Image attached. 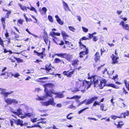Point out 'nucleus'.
<instances>
[{
    "mask_svg": "<svg viewBox=\"0 0 129 129\" xmlns=\"http://www.w3.org/2000/svg\"><path fill=\"white\" fill-rule=\"evenodd\" d=\"M53 86V84L52 83H47L44 84L43 87L45 88L44 91L45 92V94L43 96L39 97L37 98V100H45L48 97H51V98L49 99L48 101L45 102H41V103L42 105L45 106H48L50 105L55 106V103L54 102L53 98L52 97V92H53L50 89L48 90L49 88H52Z\"/></svg>",
    "mask_w": 129,
    "mask_h": 129,
    "instance_id": "f257e3e1",
    "label": "nucleus"
},
{
    "mask_svg": "<svg viewBox=\"0 0 129 129\" xmlns=\"http://www.w3.org/2000/svg\"><path fill=\"white\" fill-rule=\"evenodd\" d=\"M0 90L1 91V94L4 96V99L5 100V101L8 104H11L12 103L14 104H17L18 102L14 99H11L10 98L6 99V98L8 97V95L11 94L13 91H11L9 92H6L5 91L6 89H4L0 88Z\"/></svg>",
    "mask_w": 129,
    "mask_h": 129,
    "instance_id": "f03ea898",
    "label": "nucleus"
},
{
    "mask_svg": "<svg viewBox=\"0 0 129 129\" xmlns=\"http://www.w3.org/2000/svg\"><path fill=\"white\" fill-rule=\"evenodd\" d=\"M88 79H91V82L92 83H93L94 87H96L99 84V82L100 83H104L105 84L106 81L104 79H101L100 77L95 76H92L91 77H89Z\"/></svg>",
    "mask_w": 129,
    "mask_h": 129,
    "instance_id": "7ed1b4c3",
    "label": "nucleus"
},
{
    "mask_svg": "<svg viewBox=\"0 0 129 129\" xmlns=\"http://www.w3.org/2000/svg\"><path fill=\"white\" fill-rule=\"evenodd\" d=\"M83 81L84 80H82L79 79L76 83L77 87L75 88L72 89V92L74 93L76 91H78L79 88L83 87Z\"/></svg>",
    "mask_w": 129,
    "mask_h": 129,
    "instance_id": "20e7f679",
    "label": "nucleus"
},
{
    "mask_svg": "<svg viewBox=\"0 0 129 129\" xmlns=\"http://www.w3.org/2000/svg\"><path fill=\"white\" fill-rule=\"evenodd\" d=\"M55 55L62 57L63 58H65L66 59L69 61H70L71 58L72 57L71 55L66 53L56 54Z\"/></svg>",
    "mask_w": 129,
    "mask_h": 129,
    "instance_id": "39448f33",
    "label": "nucleus"
},
{
    "mask_svg": "<svg viewBox=\"0 0 129 129\" xmlns=\"http://www.w3.org/2000/svg\"><path fill=\"white\" fill-rule=\"evenodd\" d=\"M91 82H90L86 80H84L83 84V87L84 86V90H87L90 87L91 83L93 84V83H92L91 81Z\"/></svg>",
    "mask_w": 129,
    "mask_h": 129,
    "instance_id": "423d86ee",
    "label": "nucleus"
},
{
    "mask_svg": "<svg viewBox=\"0 0 129 129\" xmlns=\"http://www.w3.org/2000/svg\"><path fill=\"white\" fill-rule=\"evenodd\" d=\"M34 52L35 53H36L37 55L40 57V58L42 59L44 57L46 56V54H44L45 53V52H44V51H42L41 53H39L35 50L34 51Z\"/></svg>",
    "mask_w": 129,
    "mask_h": 129,
    "instance_id": "0eeeda50",
    "label": "nucleus"
},
{
    "mask_svg": "<svg viewBox=\"0 0 129 129\" xmlns=\"http://www.w3.org/2000/svg\"><path fill=\"white\" fill-rule=\"evenodd\" d=\"M62 2L64 7V10L66 11H70L71 10L70 9L68 4L63 1H62Z\"/></svg>",
    "mask_w": 129,
    "mask_h": 129,
    "instance_id": "6e6552de",
    "label": "nucleus"
},
{
    "mask_svg": "<svg viewBox=\"0 0 129 129\" xmlns=\"http://www.w3.org/2000/svg\"><path fill=\"white\" fill-rule=\"evenodd\" d=\"M51 65L50 64L48 65H46V72L49 73V74H53V72L50 73L49 72L51 71Z\"/></svg>",
    "mask_w": 129,
    "mask_h": 129,
    "instance_id": "1a4fd4ad",
    "label": "nucleus"
},
{
    "mask_svg": "<svg viewBox=\"0 0 129 129\" xmlns=\"http://www.w3.org/2000/svg\"><path fill=\"white\" fill-rule=\"evenodd\" d=\"M52 94L56 95L55 97L56 98H63L64 96L63 94L61 92H52Z\"/></svg>",
    "mask_w": 129,
    "mask_h": 129,
    "instance_id": "9d476101",
    "label": "nucleus"
},
{
    "mask_svg": "<svg viewBox=\"0 0 129 129\" xmlns=\"http://www.w3.org/2000/svg\"><path fill=\"white\" fill-rule=\"evenodd\" d=\"M111 57L112 60V63H115L118 62V61L117 60L119 58L118 57H115L114 54H112L111 56Z\"/></svg>",
    "mask_w": 129,
    "mask_h": 129,
    "instance_id": "9b49d317",
    "label": "nucleus"
},
{
    "mask_svg": "<svg viewBox=\"0 0 129 129\" xmlns=\"http://www.w3.org/2000/svg\"><path fill=\"white\" fill-rule=\"evenodd\" d=\"M124 22L123 21H122L119 24L120 25H122L123 29L126 30H128L129 29V25L127 24H124Z\"/></svg>",
    "mask_w": 129,
    "mask_h": 129,
    "instance_id": "f8f14e48",
    "label": "nucleus"
},
{
    "mask_svg": "<svg viewBox=\"0 0 129 129\" xmlns=\"http://www.w3.org/2000/svg\"><path fill=\"white\" fill-rule=\"evenodd\" d=\"M22 110L21 109H19L17 110V112L13 111L14 114L18 116L22 115Z\"/></svg>",
    "mask_w": 129,
    "mask_h": 129,
    "instance_id": "ddd939ff",
    "label": "nucleus"
},
{
    "mask_svg": "<svg viewBox=\"0 0 129 129\" xmlns=\"http://www.w3.org/2000/svg\"><path fill=\"white\" fill-rule=\"evenodd\" d=\"M15 122L17 125H19L21 126H22L24 125L23 123V121L22 120H20L19 119L15 120Z\"/></svg>",
    "mask_w": 129,
    "mask_h": 129,
    "instance_id": "4468645a",
    "label": "nucleus"
},
{
    "mask_svg": "<svg viewBox=\"0 0 129 129\" xmlns=\"http://www.w3.org/2000/svg\"><path fill=\"white\" fill-rule=\"evenodd\" d=\"M55 18L56 19V20L61 25H62L63 24V22L61 21V19L59 18V17L57 15L55 16Z\"/></svg>",
    "mask_w": 129,
    "mask_h": 129,
    "instance_id": "2eb2a0df",
    "label": "nucleus"
},
{
    "mask_svg": "<svg viewBox=\"0 0 129 129\" xmlns=\"http://www.w3.org/2000/svg\"><path fill=\"white\" fill-rule=\"evenodd\" d=\"M100 58L99 53L98 52H97L95 55V61L97 62L100 59Z\"/></svg>",
    "mask_w": 129,
    "mask_h": 129,
    "instance_id": "dca6fc26",
    "label": "nucleus"
},
{
    "mask_svg": "<svg viewBox=\"0 0 129 129\" xmlns=\"http://www.w3.org/2000/svg\"><path fill=\"white\" fill-rule=\"evenodd\" d=\"M100 110L102 111H106L107 109V107L104 106V105L103 104H101L100 105Z\"/></svg>",
    "mask_w": 129,
    "mask_h": 129,
    "instance_id": "f3484780",
    "label": "nucleus"
},
{
    "mask_svg": "<svg viewBox=\"0 0 129 129\" xmlns=\"http://www.w3.org/2000/svg\"><path fill=\"white\" fill-rule=\"evenodd\" d=\"M18 6L20 7L22 10L23 11H27V9L26 7L24 6H23L20 4H18Z\"/></svg>",
    "mask_w": 129,
    "mask_h": 129,
    "instance_id": "a211bd4d",
    "label": "nucleus"
},
{
    "mask_svg": "<svg viewBox=\"0 0 129 129\" xmlns=\"http://www.w3.org/2000/svg\"><path fill=\"white\" fill-rule=\"evenodd\" d=\"M79 43L80 46V47L81 49H82L84 48V50L86 49H88L87 48H86L85 46L82 44V42L80 41L79 42Z\"/></svg>",
    "mask_w": 129,
    "mask_h": 129,
    "instance_id": "6ab92c4d",
    "label": "nucleus"
},
{
    "mask_svg": "<svg viewBox=\"0 0 129 129\" xmlns=\"http://www.w3.org/2000/svg\"><path fill=\"white\" fill-rule=\"evenodd\" d=\"M124 83L128 90L129 91V82L126 80H125L124 81Z\"/></svg>",
    "mask_w": 129,
    "mask_h": 129,
    "instance_id": "aec40b11",
    "label": "nucleus"
},
{
    "mask_svg": "<svg viewBox=\"0 0 129 129\" xmlns=\"http://www.w3.org/2000/svg\"><path fill=\"white\" fill-rule=\"evenodd\" d=\"M107 85L108 86L111 87L116 89H118L119 88L118 87H116L115 85L113 84H107Z\"/></svg>",
    "mask_w": 129,
    "mask_h": 129,
    "instance_id": "412c9836",
    "label": "nucleus"
},
{
    "mask_svg": "<svg viewBox=\"0 0 129 129\" xmlns=\"http://www.w3.org/2000/svg\"><path fill=\"white\" fill-rule=\"evenodd\" d=\"M61 34L62 37H69V36L64 31H62L61 32Z\"/></svg>",
    "mask_w": 129,
    "mask_h": 129,
    "instance_id": "4be33fe9",
    "label": "nucleus"
},
{
    "mask_svg": "<svg viewBox=\"0 0 129 129\" xmlns=\"http://www.w3.org/2000/svg\"><path fill=\"white\" fill-rule=\"evenodd\" d=\"M85 51H82L80 52V54H82L83 55H84L88 53V49H86L84 50Z\"/></svg>",
    "mask_w": 129,
    "mask_h": 129,
    "instance_id": "5701e85b",
    "label": "nucleus"
},
{
    "mask_svg": "<svg viewBox=\"0 0 129 129\" xmlns=\"http://www.w3.org/2000/svg\"><path fill=\"white\" fill-rule=\"evenodd\" d=\"M74 70H73L70 72H69L68 71L67 77H71L72 76V75L74 74Z\"/></svg>",
    "mask_w": 129,
    "mask_h": 129,
    "instance_id": "b1692460",
    "label": "nucleus"
},
{
    "mask_svg": "<svg viewBox=\"0 0 129 129\" xmlns=\"http://www.w3.org/2000/svg\"><path fill=\"white\" fill-rule=\"evenodd\" d=\"M79 60L78 59L76 60L73 61L72 62V65L73 66H75L76 65H77L78 63L79 62Z\"/></svg>",
    "mask_w": 129,
    "mask_h": 129,
    "instance_id": "393cba45",
    "label": "nucleus"
},
{
    "mask_svg": "<svg viewBox=\"0 0 129 129\" xmlns=\"http://www.w3.org/2000/svg\"><path fill=\"white\" fill-rule=\"evenodd\" d=\"M100 83V84H99L96 87L99 86L101 89H102L103 87L104 86L105 84L104 83Z\"/></svg>",
    "mask_w": 129,
    "mask_h": 129,
    "instance_id": "a878e982",
    "label": "nucleus"
},
{
    "mask_svg": "<svg viewBox=\"0 0 129 129\" xmlns=\"http://www.w3.org/2000/svg\"><path fill=\"white\" fill-rule=\"evenodd\" d=\"M52 40L55 43H56L57 44H58L60 45H63L64 44V42L62 41H61L60 43H57L54 39H52Z\"/></svg>",
    "mask_w": 129,
    "mask_h": 129,
    "instance_id": "bb28decb",
    "label": "nucleus"
},
{
    "mask_svg": "<svg viewBox=\"0 0 129 129\" xmlns=\"http://www.w3.org/2000/svg\"><path fill=\"white\" fill-rule=\"evenodd\" d=\"M2 73H1L0 75L1 76H2L3 75H7V76L5 77L4 78H7L9 76V75H8V73H7V72H2Z\"/></svg>",
    "mask_w": 129,
    "mask_h": 129,
    "instance_id": "cd10ccee",
    "label": "nucleus"
},
{
    "mask_svg": "<svg viewBox=\"0 0 129 129\" xmlns=\"http://www.w3.org/2000/svg\"><path fill=\"white\" fill-rule=\"evenodd\" d=\"M80 97L79 96V97L77 95H76L73 96V97H71V98H70L69 97H67V99H76L78 98H80Z\"/></svg>",
    "mask_w": 129,
    "mask_h": 129,
    "instance_id": "c85d7f7f",
    "label": "nucleus"
},
{
    "mask_svg": "<svg viewBox=\"0 0 129 129\" xmlns=\"http://www.w3.org/2000/svg\"><path fill=\"white\" fill-rule=\"evenodd\" d=\"M61 61H62L61 60L58 58H56L54 60V62L55 63H58Z\"/></svg>",
    "mask_w": 129,
    "mask_h": 129,
    "instance_id": "c756f323",
    "label": "nucleus"
},
{
    "mask_svg": "<svg viewBox=\"0 0 129 129\" xmlns=\"http://www.w3.org/2000/svg\"><path fill=\"white\" fill-rule=\"evenodd\" d=\"M33 115V114L31 113H25L24 114V116H25V117H30L31 116Z\"/></svg>",
    "mask_w": 129,
    "mask_h": 129,
    "instance_id": "7c9ffc66",
    "label": "nucleus"
},
{
    "mask_svg": "<svg viewBox=\"0 0 129 129\" xmlns=\"http://www.w3.org/2000/svg\"><path fill=\"white\" fill-rule=\"evenodd\" d=\"M97 105H100V103L97 101H95L93 104V107H96Z\"/></svg>",
    "mask_w": 129,
    "mask_h": 129,
    "instance_id": "2f4dec72",
    "label": "nucleus"
},
{
    "mask_svg": "<svg viewBox=\"0 0 129 129\" xmlns=\"http://www.w3.org/2000/svg\"><path fill=\"white\" fill-rule=\"evenodd\" d=\"M48 19L51 22H53V20L52 16L51 15H48Z\"/></svg>",
    "mask_w": 129,
    "mask_h": 129,
    "instance_id": "473e14b6",
    "label": "nucleus"
},
{
    "mask_svg": "<svg viewBox=\"0 0 129 129\" xmlns=\"http://www.w3.org/2000/svg\"><path fill=\"white\" fill-rule=\"evenodd\" d=\"M30 10L31 11H34L36 14H37V12L35 8L31 6L30 9Z\"/></svg>",
    "mask_w": 129,
    "mask_h": 129,
    "instance_id": "72a5a7b5",
    "label": "nucleus"
},
{
    "mask_svg": "<svg viewBox=\"0 0 129 129\" xmlns=\"http://www.w3.org/2000/svg\"><path fill=\"white\" fill-rule=\"evenodd\" d=\"M76 103H79L76 106L77 107H78V106H80L81 105L83 104L82 102H81L80 103H79V101L78 99L77 100H76Z\"/></svg>",
    "mask_w": 129,
    "mask_h": 129,
    "instance_id": "f704fd0d",
    "label": "nucleus"
},
{
    "mask_svg": "<svg viewBox=\"0 0 129 129\" xmlns=\"http://www.w3.org/2000/svg\"><path fill=\"white\" fill-rule=\"evenodd\" d=\"M56 33H55L54 32H51L50 35L52 37L55 38V37L54 36V35H56Z\"/></svg>",
    "mask_w": 129,
    "mask_h": 129,
    "instance_id": "c9c22d12",
    "label": "nucleus"
},
{
    "mask_svg": "<svg viewBox=\"0 0 129 129\" xmlns=\"http://www.w3.org/2000/svg\"><path fill=\"white\" fill-rule=\"evenodd\" d=\"M44 38L45 42V43L47 45L48 42V37H44Z\"/></svg>",
    "mask_w": 129,
    "mask_h": 129,
    "instance_id": "e433bc0d",
    "label": "nucleus"
},
{
    "mask_svg": "<svg viewBox=\"0 0 129 129\" xmlns=\"http://www.w3.org/2000/svg\"><path fill=\"white\" fill-rule=\"evenodd\" d=\"M1 20L3 24V25L4 27L5 26V18H2L1 19Z\"/></svg>",
    "mask_w": 129,
    "mask_h": 129,
    "instance_id": "4c0bfd02",
    "label": "nucleus"
},
{
    "mask_svg": "<svg viewBox=\"0 0 129 129\" xmlns=\"http://www.w3.org/2000/svg\"><path fill=\"white\" fill-rule=\"evenodd\" d=\"M88 109H89L88 107H86L84 109H83L79 111L78 112V113H79V114H80L82 113L83 111H85V110Z\"/></svg>",
    "mask_w": 129,
    "mask_h": 129,
    "instance_id": "58836bf2",
    "label": "nucleus"
},
{
    "mask_svg": "<svg viewBox=\"0 0 129 129\" xmlns=\"http://www.w3.org/2000/svg\"><path fill=\"white\" fill-rule=\"evenodd\" d=\"M92 102V101H91V100L90 99L88 100L86 102V103L85 104V105H89L90 104H91V103Z\"/></svg>",
    "mask_w": 129,
    "mask_h": 129,
    "instance_id": "ea45409f",
    "label": "nucleus"
},
{
    "mask_svg": "<svg viewBox=\"0 0 129 129\" xmlns=\"http://www.w3.org/2000/svg\"><path fill=\"white\" fill-rule=\"evenodd\" d=\"M98 97L97 96H94L93 97H92L90 98V99L93 102V101H94L95 100H96L98 99Z\"/></svg>",
    "mask_w": 129,
    "mask_h": 129,
    "instance_id": "a19ab883",
    "label": "nucleus"
},
{
    "mask_svg": "<svg viewBox=\"0 0 129 129\" xmlns=\"http://www.w3.org/2000/svg\"><path fill=\"white\" fill-rule=\"evenodd\" d=\"M68 27L70 30L72 31L73 32L74 31L73 30H75V28L73 26H69Z\"/></svg>",
    "mask_w": 129,
    "mask_h": 129,
    "instance_id": "79ce46f5",
    "label": "nucleus"
},
{
    "mask_svg": "<svg viewBox=\"0 0 129 129\" xmlns=\"http://www.w3.org/2000/svg\"><path fill=\"white\" fill-rule=\"evenodd\" d=\"M89 39L86 38V37H83L82 38L80 39V41L81 42V41H82L84 40H88Z\"/></svg>",
    "mask_w": 129,
    "mask_h": 129,
    "instance_id": "37998d69",
    "label": "nucleus"
},
{
    "mask_svg": "<svg viewBox=\"0 0 129 129\" xmlns=\"http://www.w3.org/2000/svg\"><path fill=\"white\" fill-rule=\"evenodd\" d=\"M15 59L18 62H22L23 61V60L20 58H15Z\"/></svg>",
    "mask_w": 129,
    "mask_h": 129,
    "instance_id": "c03bdc74",
    "label": "nucleus"
},
{
    "mask_svg": "<svg viewBox=\"0 0 129 129\" xmlns=\"http://www.w3.org/2000/svg\"><path fill=\"white\" fill-rule=\"evenodd\" d=\"M123 116H125V117L126 116H128L129 115V112L127 111V112L123 113V114H122Z\"/></svg>",
    "mask_w": 129,
    "mask_h": 129,
    "instance_id": "a18cd8bd",
    "label": "nucleus"
},
{
    "mask_svg": "<svg viewBox=\"0 0 129 129\" xmlns=\"http://www.w3.org/2000/svg\"><path fill=\"white\" fill-rule=\"evenodd\" d=\"M42 10L44 11V14H46L47 9L45 7H43L42 8Z\"/></svg>",
    "mask_w": 129,
    "mask_h": 129,
    "instance_id": "49530a36",
    "label": "nucleus"
},
{
    "mask_svg": "<svg viewBox=\"0 0 129 129\" xmlns=\"http://www.w3.org/2000/svg\"><path fill=\"white\" fill-rule=\"evenodd\" d=\"M82 28L83 30V31L85 32H87L88 31V29H87L83 26L82 27Z\"/></svg>",
    "mask_w": 129,
    "mask_h": 129,
    "instance_id": "de8ad7c7",
    "label": "nucleus"
},
{
    "mask_svg": "<svg viewBox=\"0 0 129 129\" xmlns=\"http://www.w3.org/2000/svg\"><path fill=\"white\" fill-rule=\"evenodd\" d=\"M18 22L21 24H22L23 23V20L21 19H20L18 20Z\"/></svg>",
    "mask_w": 129,
    "mask_h": 129,
    "instance_id": "09e8293b",
    "label": "nucleus"
},
{
    "mask_svg": "<svg viewBox=\"0 0 129 129\" xmlns=\"http://www.w3.org/2000/svg\"><path fill=\"white\" fill-rule=\"evenodd\" d=\"M69 107L70 108L73 109H76V106H73V104H72L70 106H69Z\"/></svg>",
    "mask_w": 129,
    "mask_h": 129,
    "instance_id": "8fccbe9b",
    "label": "nucleus"
},
{
    "mask_svg": "<svg viewBox=\"0 0 129 129\" xmlns=\"http://www.w3.org/2000/svg\"><path fill=\"white\" fill-rule=\"evenodd\" d=\"M106 72L107 73V74L109 75V74L108 72L107 71V70L106 69H105L103 71V74H105Z\"/></svg>",
    "mask_w": 129,
    "mask_h": 129,
    "instance_id": "3c124183",
    "label": "nucleus"
},
{
    "mask_svg": "<svg viewBox=\"0 0 129 129\" xmlns=\"http://www.w3.org/2000/svg\"><path fill=\"white\" fill-rule=\"evenodd\" d=\"M71 114H70L68 115L67 116V119H71L73 117L71 116H70V115Z\"/></svg>",
    "mask_w": 129,
    "mask_h": 129,
    "instance_id": "603ef678",
    "label": "nucleus"
},
{
    "mask_svg": "<svg viewBox=\"0 0 129 129\" xmlns=\"http://www.w3.org/2000/svg\"><path fill=\"white\" fill-rule=\"evenodd\" d=\"M98 40V38L96 36H94L93 37V40L94 42Z\"/></svg>",
    "mask_w": 129,
    "mask_h": 129,
    "instance_id": "864d4df0",
    "label": "nucleus"
},
{
    "mask_svg": "<svg viewBox=\"0 0 129 129\" xmlns=\"http://www.w3.org/2000/svg\"><path fill=\"white\" fill-rule=\"evenodd\" d=\"M68 71H64L63 72V74L65 75L68 76Z\"/></svg>",
    "mask_w": 129,
    "mask_h": 129,
    "instance_id": "5fc2aeb1",
    "label": "nucleus"
},
{
    "mask_svg": "<svg viewBox=\"0 0 129 129\" xmlns=\"http://www.w3.org/2000/svg\"><path fill=\"white\" fill-rule=\"evenodd\" d=\"M111 117L112 119L114 120L115 119L117 118V116H116L115 115H112L111 116Z\"/></svg>",
    "mask_w": 129,
    "mask_h": 129,
    "instance_id": "6e6d98bb",
    "label": "nucleus"
},
{
    "mask_svg": "<svg viewBox=\"0 0 129 129\" xmlns=\"http://www.w3.org/2000/svg\"><path fill=\"white\" fill-rule=\"evenodd\" d=\"M123 56L124 57L129 58V53H127L126 54H124Z\"/></svg>",
    "mask_w": 129,
    "mask_h": 129,
    "instance_id": "4d7b16f0",
    "label": "nucleus"
},
{
    "mask_svg": "<svg viewBox=\"0 0 129 129\" xmlns=\"http://www.w3.org/2000/svg\"><path fill=\"white\" fill-rule=\"evenodd\" d=\"M112 98L111 99V100L110 101H111V103H112V105H113L114 104V103L113 102V101L114 100V97H113V96H112Z\"/></svg>",
    "mask_w": 129,
    "mask_h": 129,
    "instance_id": "13d9d810",
    "label": "nucleus"
},
{
    "mask_svg": "<svg viewBox=\"0 0 129 129\" xmlns=\"http://www.w3.org/2000/svg\"><path fill=\"white\" fill-rule=\"evenodd\" d=\"M48 79V77H44L43 78H40L38 79V80H44V79Z\"/></svg>",
    "mask_w": 129,
    "mask_h": 129,
    "instance_id": "bf43d9fd",
    "label": "nucleus"
},
{
    "mask_svg": "<svg viewBox=\"0 0 129 129\" xmlns=\"http://www.w3.org/2000/svg\"><path fill=\"white\" fill-rule=\"evenodd\" d=\"M88 118L89 119L93 120L95 121H97L98 120L97 119L94 118H90L88 117Z\"/></svg>",
    "mask_w": 129,
    "mask_h": 129,
    "instance_id": "052dcab7",
    "label": "nucleus"
},
{
    "mask_svg": "<svg viewBox=\"0 0 129 129\" xmlns=\"http://www.w3.org/2000/svg\"><path fill=\"white\" fill-rule=\"evenodd\" d=\"M37 118H35L33 119H32L31 120V121L33 123L35 122L36 121V120H37Z\"/></svg>",
    "mask_w": 129,
    "mask_h": 129,
    "instance_id": "680f3d73",
    "label": "nucleus"
},
{
    "mask_svg": "<svg viewBox=\"0 0 129 129\" xmlns=\"http://www.w3.org/2000/svg\"><path fill=\"white\" fill-rule=\"evenodd\" d=\"M123 92L125 94H126L128 93V92L126 91L125 90L124 88H123Z\"/></svg>",
    "mask_w": 129,
    "mask_h": 129,
    "instance_id": "e2e57ef3",
    "label": "nucleus"
},
{
    "mask_svg": "<svg viewBox=\"0 0 129 129\" xmlns=\"http://www.w3.org/2000/svg\"><path fill=\"white\" fill-rule=\"evenodd\" d=\"M56 106L60 108L61 107L62 105L61 104H58Z\"/></svg>",
    "mask_w": 129,
    "mask_h": 129,
    "instance_id": "0e129e2a",
    "label": "nucleus"
},
{
    "mask_svg": "<svg viewBox=\"0 0 129 129\" xmlns=\"http://www.w3.org/2000/svg\"><path fill=\"white\" fill-rule=\"evenodd\" d=\"M123 125L122 124H120L119 122L118 123V124L117 125V127H118L120 128Z\"/></svg>",
    "mask_w": 129,
    "mask_h": 129,
    "instance_id": "69168bd1",
    "label": "nucleus"
},
{
    "mask_svg": "<svg viewBox=\"0 0 129 129\" xmlns=\"http://www.w3.org/2000/svg\"><path fill=\"white\" fill-rule=\"evenodd\" d=\"M77 17H78V20L79 21H81V18L80 16H77Z\"/></svg>",
    "mask_w": 129,
    "mask_h": 129,
    "instance_id": "338daca9",
    "label": "nucleus"
},
{
    "mask_svg": "<svg viewBox=\"0 0 129 129\" xmlns=\"http://www.w3.org/2000/svg\"><path fill=\"white\" fill-rule=\"evenodd\" d=\"M5 36L6 38H8L9 36V34L7 32H6V33L5 34Z\"/></svg>",
    "mask_w": 129,
    "mask_h": 129,
    "instance_id": "774afa93",
    "label": "nucleus"
}]
</instances>
